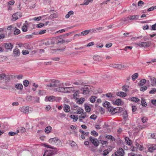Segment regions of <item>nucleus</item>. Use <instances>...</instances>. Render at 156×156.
Wrapping results in <instances>:
<instances>
[{"instance_id": "nucleus-1", "label": "nucleus", "mask_w": 156, "mask_h": 156, "mask_svg": "<svg viewBox=\"0 0 156 156\" xmlns=\"http://www.w3.org/2000/svg\"><path fill=\"white\" fill-rule=\"evenodd\" d=\"M135 46L137 45L141 48H145L150 46L151 43L150 41H147L145 42H141L140 43H135L134 44Z\"/></svg>"}, {"instance_id": "nucleus-2", "label": "nucleus", "mask_w": 156, "mask_h": 156, "mask_svg": "<svg viewBox=\"0 0 156 156\" xmlns=\"http://www.w3.org/2000/svg\"><path fill=\"white\" fill-rule=\"evenodd\" d=\"M65 35H61L55 37V39L57 40V44H63L65 43V40L63 38Z\"/></svg>"}, {"instance_id": "nucleus-3", "label": "nucleus", "mask_w": 156, "mask_h": 156, "mask_svg": "<svg viewBox=\"0 0 156 156\" xmlns=\"http://www.w3.org/2000/svg\"><path fill=\"white\" fill-rule=\"evenodd\" d=\"M46 98H48V101H59L60 100L61 98L59 97H55L53 96H50L49 97H46Z\"/></svg>"}, {"instance_id": "nucleus-4", "label": "nucleus", "mask_w": 156, "mask_h": 156, "mask_svg": "<svg viewBox=\"0 0 156 156\" xmlns=\"http://www.w3.org/2000/svg\"><path fill=\"white\" fill-rule=\"evenodd\" d=\"M57 152L56 150H49L46 151L44 154L43 156H52Z\"/></svg>"}, {"instance_id": "nucleus-5", "label": "nucleus", "mask_w": 156, "mask_h": 156, "mask_svg": "<svg viewBox=\"0 0 156 156\" xmlns=\"http://www.w3.org/2000/svg\"><path fill=\"white\" fill-rule=\"evenodd\" d=\"M125 152L123 149L120 148L118 149L117 150L115 153V156H124Z\"/></svg>"}, {"instance_id": "nucleus-6", "label": "nucleus", "mask_w": 156, "mask_h": 156, "mask_svg": "<svg viewBox=\"0 0 156 156\" xmlns=\"http://www.w3.org/2000/svg\"><path fill=\"white\" fill-rule=\"evenodd\" d=\"M89 140L94 146L96 147L98 146L99 142L96 139L90 136L89 137Z\"/></svg>"}, {"instance_id": "nucleus-7", "label": "nucleus", "mask_w": 156, "mask_h": 156, "mask_svg": "<svg viewBox=\"0 0 156 156\" xmlns=\"http://www.w3.org/2000/svg\"><path fill=\"white\" fill-rule=\"evenodd\" d=\"M22 16L21 13L20 12H17L14 14L12 15V21H15Z\"/></svg>"}, {"instance_id": "nucleus-8", "label": "nucleus", "mask_w": 156, "mask_h": 156, "mask_svg": "<svg viewBox=\"0 0 156 156\" xmlns=\"http://www.w3.org/2000/svg\"><path fill=\"white\" fill-rule=\"evenodd\" d=\"M29 107L28 106H23L20 108V111L25 114L28 113L29 112Z\"/></svg>"}, {"instance_id": "nucleus-9", "label": "nucleus", "mask_w": 156, "mask_h": 156, "mask_svg": "<svg viewBox=\"0 0 156 156\" xmlns=\"http://www.w3.org/2000/svg\"><path fill=\"white\" fill-rule=\"evenodd\" d=\"M91 89L90 86H85L83 88V94L84 95H86L89 94L90 91Z\"/></svg>"}, {"instance_id": "nucleus-10", "label": "nucleus", "mask_w": 156, "mask_h": 156, "mask_svg": "<svg viewBox=\"0 0 156 156\" xmlns=\"http://www.w3.org/2000/svg\"><path fill=\"white\" fill-rule=\"evenodd\" d=\"M111 66L118 69H121L122 68H125L126 66L121 64H112L111 65Z\"/></svg>"}, {"instance_id": "nucleus-11", "label": "nucleus", "mask_w": 156, "mask_h": 156, "mask_svg": "<svg viewBox=\"0 0 156 156\" xmlns=\"http://www.w3.org/2000/svg\"><path fill=\"white\" fill-rule=\"evenodd\" d=\"M3 46L6 49L10 50L12 49L13 46L11 43H5L3 44Z\"/></svg>"}, {"instance_id": "nucleus-12", "label": "nucleus", "mask_w": 156, "mask_h": 156, "mask_svg": "<svg viewBox=\"0 0 156 156\" xmlns=\"http://www.w3.org/2000/svg\"><path fill=\"white\" fill-rule=\"evenodd\" d=\"M20 54V51L19 49L16 47V48L13 50V54L14 57H17L19 56Z\"/></svg>"}, {"instance_id": "nucleus-13", "label": "nucleus", "mask_w": 156, "mask_h": 156, "mask_svg": "<svg viewBox=\"0 0 156 156\" xmlns=\"http://www.w3.org/2000/svg\"><path fill=\"white\" fill-rule=\"evenodd\" d=\"M64 92L70 93L73 92L74 91L73 87H64Z\"/></svg>"}, {"instance_id": "nucleus-14", "label": "nucleus", "mask_w": 156, "mask_h": 156, "mask_svg": "<svg viewBox=\"0 0 156 156\" xmlns=\"http://www.w3.org/2000/svg\"><path fill=\"white\" fill-rule=\"evenodd\" d=\"M51 82L52 83L54 87H57L60 85L59 81L58 80L53 79L51 80Z\"/></svg>"}, {"instance_id": "nucleus-15", "label": "nucleus", "mask_w": 156, "mask_h": 156, "mask_svg": "<svg viewBox=\"0 0 156 156\" xmlns=\"http://www.w3.org/2000/svg\"><path fill=\"white\" fill-rule=\"evenodd\" d=\"M15 87L18 90H22L23 88L22 84L21 83H16L15 85Z\"/></svg>"}, {"instance_id": "nucleus-16", "label": "nucleus", "mask_w": 156, "mask_h": 156, "mask_svg": "<svg viewBox=\"0 0 156 156\" xmlns=\"http://www.w3.org/2000/svg\"><path fill=\"white\" fill-rule=\"evenodd\" d=\"M93 59L96 62H100L102 60V58L100 56L98 55H95L93 56Z\"/></svg>"}, {"instance_id": "nucleus-17", "label": "nucleus", "mask_w": 156, "mask_h": 156, "mask_svg": "<svg viewBox=\"0 0 156 156\" xmlns=\"http://www.w3.org/2000/svg\"><path fill=\"white\" fill-rule=\"evenodd\" d=\"M148 77L150 78L152 85L153 86H156V78L154 77L151 78L150 76H149Z\"/></svg>"}, {"instance_id": "nucleus-18", "label": "nucleus", "mask_w": 156, "mask_h": 156, "mask_svg": "<svg viewBox=\"0 0 156 156\" xmlns=\"http://www.w3.org/2000/svg\"><path fill=\"white\" fill-rule=\"evenodd\" d=\"M139 16V15H133L129 16V18L130 20H137L138 19Z\"/></svg>"}, {"instance_id": "nucleus-19", "label": "nucleus", "mask_w": 156, "mask_h": 156, "mask_svg": "<svg viewBox=\"0 0 156 156\" xmlns=\"http://www.w3.org/2000/svg\"><path fill=\"white\" fill-rule=\"evenodd\" d=\"M63 110L66 112H69L70 111V107L69 105L65 104L63 107Z\"/></svg>"}, {"instance_id": "nucleus-20", "label": "nucleus", "mask_w": 156, "mask_h": 156, "mask_svg": "<svg viewBox=\"0 0 156 156\" xmlns=\"http://www.w3.org/2000/svg\"><path fill=\"white\" fill-rule=\"evenodd\" d=\"M58 138L57 137L51 138L49 140V143L53 144H55Z\"/></svg>"}, {"instance_id": "nucleus-21", "label": "nucleus", "mask_w": 156, "mask_h": 156, "mask_svg": "<svg viewBox=\"0 0 156 156\" xmlns=\"http://www.w3.org/2000/svg\"><path fill=\"white\" fill-rule=\"evenodd\" d=\"M117 95L120 97H124L126 96L127 94L126 93L124 92H119L117 93Z\"/></svg>"}, {"instance_id": "nucleus-22", "label": "nucleus", "mask_w": 156, "mask_h": 156, "mask_svg": "<svg viewBox=\"0 0 156 156\" xmlns=\"http://www.w3.org/2000/svg\"><path fill=\"white\" fill-rule=\"evenodd\" d=\"M10 76L8 78H9L10 76ZM5 78L6 80V79L8 78V77H6V76L5 74L2 73L1 74H0V81L2 80H4Z\"/></svg>"}, {"instance_id": "nucleus-23", "label": "nucleus", "mask_w": 156, "mask_h": 156, "mask_svg": "<svg viewBox=\"0 0 156 156\" xmlns=\"http://www.w3.org/2000/svg\"><path fill=\"white\" fill-rule=\"evenodd\" d=\"M147 82V80L143 79L140 81L138 83V85L140 86H142L144 85Z\"/></svg>"}, {"instance_id": "nucleus-24", "label": "nucleus", "mask_w": 156, "mask_h": 156, "mask_svg": "<svg viewBox=\"0 0 156 156\" xmlns=\"http://www.w3.org/2000/svg\"><path fill=\"white\" fill-rule=\"evenodd\" d=\"M87 104H85L84 106L85 107V109L87 112H90L91 110L90 107L89 106L87 105Z\"/></svg>"}, {"instance_id": "nucleus-25", "label": "nucleus", "mask_w": 156, "mask_h": 156, "mask_svg": "<svg viewBox=\"0 0 156 156\" xmlns=\"http://www.w3.org/2000/svg\"><path fill=\"white\" fill-rule=\"evenodd\" d=\"M122 101L121 99H116L114 102V104L117 105H121Z\"/></svg>"}, {"instance_id": "nucleus-26", "label": "nucleus", "mask_w": 156, "mask_h": 156, "mask_svg": "<svg viewBox=\"0 0 156 156\" xmlns=\"http://www.w3.org/2000/svg\"><path fill=\"white\" fill-rule=\"evenodd\" d=\"M23 45L25 48L28 50H31L33 48L32 47H30L29 44L27 43H25Z\"/></svg>"}, {"instance_id": "nucleus-27", "label": "nucleus", "mask_w": 156, "mask_h": 156, "mask_svg": "<svg viewBox=\"0 0 156 156\" xmlns=\"http://www.w3.org/2000/svg\"><path fill=\"white\" fill-rule=\"evenodd\" d=\"M87 117H88V116L87 115L86 113L85 112L79 116V118L83 119Z\"/></svg>"}, {"instance_id": "nucleus-28", "label": "nucleus", "mask_w": 156, "mask_h": 156, "mask_svg": "<svg viewBox=\"0 0 156 156\" xmlns=\"http://www.w3.org/2000/svg\"><path fill=\"white\" fill-rule=\"evenodd\" d=\"M138 76V74L137 73H136L132 75L131 76L132 79L133 81L135 80V79H137Z\"/></svg>"}, {"instance_id": "nucleus-29", "label": "nucleus", "mask_w": 156, "mask_h": 156, "mask_svg": "<svg viewBox=\"0 0 156 156\" xmlns=\"http://www.w3.org/2000/svg\"><path fill=\"white\" fill-rule=\"evenodd\" d=\"M14 29L15 30L14 32V35H18L20 33V30L16 27H15Z\"/></svg>"}, {"instance_id": "nucleus-30", "label": "nucleus", "mask_w": 156, "mask_h": 156, "mask_svg": "<svg viewBox=\"0 0 156 156\" xmlns=\"http://www.w3.org/2000/svg\"><path fill=\"white\" fill-rule=\"evenodd\" d=\"M51 127L50 126H48L45 129V131L46 133H48L51 132Z\"/></svg>"}, {"instance_id": "nucleus-31", "label": "nucleus", "mask_w": 156, "mask_h": 156, "mask_svg": "<svg viewBox=\"0 0 156 156\" xmlns=\"http://www.w3.org/2000/svg\"><path fill=\"white\" fill-rule=\"evenodd\" d=\"M55 144H56L58 146H61L62 145V143L61 140L58 138L57 141L55 142Z\"/></svg>"}, {"instance_id": "nucleus-32", "label": "nucleus", "mask_w": 156, "mask_h": 156, "mask_svg": "<svg viewBox=\"0 0 156 156\" xmlns=\"http://www.w3.org/2000/svg\"><path fill=\"white\" fill-rule=\"evenodd\" d=\"M106 137L108 139H109L110 140L113 141H115V138L114 137H113L111 135H107L106 136Z\"/></svg>"}, {"instance_id": "nucleus-33", "label": "nucleus", "mask_w": 156, "mask_h": 156, "mask_svg": "<svg viewBox=\"0 0 156 156\" xmlns=\"http://www.w3.org/2000/svg\"><path fill=\"white\" fill-rule=\"evenodd\" d=\"M93 0H84V3L83 4H81V5H88L89 2H92Z\"/></svg>"}, {"instance_id": "nucleus-34", "label": "nucleus", "mask_w": 156, "mask_h": 156, "mask_svg": "<svg viewBox=\"0 0 156 156\" xmlns=\"http://www.w3.org/2000/svg\"><path fill=\"white\" fill-rule=\"evenodd\" d=\"M74 13V12L72 11H69L67 14H66L65 16V17L66 18L68 19L69 18L70 16L71 15L73 14Z\"/></svg>"}, {"instance_id": "nucleus-35", "label": "nucleus", "mask_w": 156, "mask_h": 156, "mask_svg": "<svg viewBox=\"0 0 156 156\" xmlns=\"http://www.w3.org/2000/svg\"><path fill=\"white\" fill-rule=\"evenodd\" d=\"M103 106L106 108H109L110 107V103L108 101H105L103 104Z\"/></svg>"}, {"instance_id": "nucleus-36", "label": "nucleus", "mask_w": 156, "mask_h": 156, "mask_svg": "<svg viewBox=\"0 0 156 156\" xmlns=\"http://www.w3.org/2000/svg\"><path fill=\"white\" fill-rule=\"evenodd\" d=\"M55 90L56 91L64 92L63 91L64 90V87H58L56 88Z\"/></svg>"}, {"instance_id": "nucleus-37", "label": "nucleus", "mask_w": 156, "mask_h": 156, "mask_svg": "<svg viewBox=\"0 0 156 156\" xmlns=\"http://www.w3.org/2000/svg\"><path fill=\"white\" fill-rule=\"evenodd\" d=\"M83 83L80 80H79L77 81L73 82V83L76 85H82Z\"/></svg>"}, {"instance_id": "nucleus-38", "label": "nucleus", "mask_w": 156, "mask_h": 156, "mask_svg": "<svg viewBox=\"0 0 156 156\" xmlns=\"http://www.w3.org/2000/svg\"><path fill=\"white\" fill-rule=\"evenodd\" d=\"M46 16H47V15L43 16H39L37 17H34L33 19V20L34 21H38L40 20L42 17H44Z\"/></svg>"}, {"instance_id": "nucleus-39", "label": "nucleus", "mask_w": 156, "mask_h": 156, "mask_svg": "<svg viewBox=\"0 0 156 156\" xmlns=\"http://www.w3.org/2000/svg\"><path fill=\"white\" fill-rule=\"evenodd\" d=\"M125 141L128 145H130L131 143V141L129 139L128 137L125 138Z\"/></svg>"}, {"instance_id": "nucleus-40", "label": "nucleus", "mask_w": 156, "mask_h": 156, "mask_svg": "<svg viewBox=\"0 0 156 156\" xmlns=\"http://www.w3.org/2000/svg\"><path fill=\"white\" fill-rule=\"evenodd\" d=\"M23 83L25 87H27L29 84V82L27 80H25L23 81Z\"/></svg>"}, {"instance_id": "nucleus-41", "label": "nucleus", "mask_w": 156, "mask_h": 156, "mask_svg": "<svg viewBox=\"0 0 156 156\" xmlns=\"http://www.w3.org/2000/svg\"><path fill=\"white\" fill-rule=\"evenodd\" d=\"M131 101L135 102H137L140 101V100L136 97H133L131 99Z\"/></svg>"}, {"instance_id": "nucleus-42", "label": "nucleus", "mask_w": 156, "mask_h": 156, "mask_svg": "<svg viewBox=\"0 0 156 156\" xmlns=\"http://www.w3.org/2000/svg\"><path fill=\"white\" fill-rule=\"evenodd\" d=\"M89 30H85L81 32V34L82 35L84 36L89 34Z\"/></svg>"}, {"instance_id": "nucleus-43", "label": "nucleus", "mask_w": 156, "mask_h": 156, "mask_svg": "<svg viewBox=\"0 0 156 156\" xmlns=\"http://www.w3.org/2000/svg\"><path fill=\"white\" fill-rule=\"evenodd\" d=\"M57 17V16L56 14H53L50 15L48 17V19H52Z\"/></svg>"}, {"instance_id": "nucleus-44", "label": "nucleus", "mask_w": 156, "mask_h": 156, "mask_svg": "<svg viewBox=\"0 0 156 156\" xmlns=\"http://www.w3.org/2000/svg\"><path fill=\"white\" fill-rule=\"evenodd\" d=\"M97 97L95 96H92L90 99V101L92 103H94L96 101Z\"/></svg>"}, {"instance_id": "nucleus-45", "label": "nucleus", "mask_w": 156, "mask_h": 156, "mask_svg": "<svg viewBox=\"0 0 156 156\" xmlns=\"http://www.w3.org/2000/svg\"><path fill=\"white\" fill-rule=\"evenodd\" d=\"M85 99L84 98H81L79 99L77 101V102L78 103L80 104L83 103Z\"/></svg>"}, {"instance_id": "nucleus-46", "label": "nucleus", "mask_w": 156, "mask_h": 156, "mask_svg": "<svg viewBox=\"0 0 156 156\" xmlns=\"http://www.w3.org/2000/svg\"><path fill=\"white\" fill-rule=\"evenodd\" d=\"M33 101H35L37 102H39V98L37 96H33Z\"/></svg>"}, {"instance_id": "nucleus-47", "label": "nucleus", "mask_w": 156, "mask_h": 156, "mask_svg": "<svg viewBox=\"0 0 156 156\" xmlns=\"http://www.w3.org/2000/svg\"><path fill=\"white\" fill-rule=\"evenodd\" d=\"M27 26L26 25H23L22 28V30L23 32H26L27 31Z\"/></svg>"}, {"instance_id": "nucleus-48", "label": "nucleus", "mask_w": 156, "mask_h": 156, "mask_svg": "<svg viewBox=\"0 0 156 156\" xmlns=\"http://www.w3.org/2000/svg\"><path fill=\"white\" fill-rule=\"evenodd\" d=\"M83 110L82 108H80L76 112V113L78 114H80L81 113H83Z\"/></svg>"}, {"instance_id": "nucleus-49", "label": "nucleus", "mask_w": 156, "mask_h": 156, "mask_svg": "<svg viewBox=\"0 0 156 156\" xmlns=\"http://www.w3.org/2000/svg\"><path fill=\"white\" fill-rule=\"evenodd\" d=\"M123 118L124 119H126L128 117V115L126 111H124L123 112Z\"/></svg>"}, {"instance_id": "nucleus-50", "label": "nucleus", "mask_w": 156, "mask_h": 156, "mask_svg": "<svg viewBox=\"0 0 156 156\" xmlns=\"http://www.w3.org/2000/svg\"><path fill=\"white\" fill-rule=\"evenodd\" d=\"M91 134L92 135L94 136H98V133L94 130L92 131L91 132Z\"/></svg>"}, {"instance_id": "nucleus-51", "label": "nucleus", "mask_w": 156, "mask_h": 156, "mask_svg": "<svg viewBox=\"0 0 156 156\" xmlns=\"http://www.w3.org/2000/svg\"><path fill=\"white\" fill-rule=\"evenodd\" d=\"M129 86L127 85H125L122 87V90L125 92H126L128 90Z\"/></svg>"}, {"instance_id": "nucleus-52", "label": "nucleus", "mask_w": 156, "mask_h": 156, "mask_svg": "<svg viewBox=\"0 0 156 156\" xmlns=\"http://www.w3.org/2000/svg\"><path fill=\"white\" fill-rule=\"evenodd\" d=\"M147 89V86H144V87H140V91H142L143 92H144Z\"/></svg>"}, {"instance_id": "nucleus-53", "label": "nucleus", "mask_w": 156, "mask_h": 156, "mask_svg": "<svg viewBox=\"0 0 156 156\" xmlns=\"http://www.w3.org/2000/svg\"><path fill=\"white\" fill-rule=\"evenodd\" d=\"M134 145L136 146V148H141L142 147L141 145H140L138 143L136 142L134 143Z\"/></svg>"}, {"instance_id": "nucleus-54", "label": "nucleus", "mask_w": 156, "mask_h": 156, "mask_svg": "<svg viewBox=\"0 0 156 156\" xmlns=\"http://www.w3.org/2000/svg\"><path fill=\"white\" fill-rule=\"evenodd\" d=\"M9 135V136H14L17 134V133L13 132H10L8 133Z\"/></svg>"}, {"instance_id": "nucleus-55", "label": "nucleus", "mask_w": 156, "mask_h": 156, "mask_svg": "<svg viewBox=\"0 0 156 156\" xmlns=\"http://www.w3.org/2000/svg\"><path fill=\"white\" fill-rule=\"evenodd\" d=\"M143 123H145L147 120V117H143L141 119Z\"/></svg>"}, {"instance_id": "nucleus-56", "label": "nucleus", "mask_w": 156, "mask_h": 156, "mask_svg": "<svg viewBox=\"0 0 156 156\" xmlns=\"http://www.w3.org/2000/svg\"><path fill=\"white\" fill-rule=\"evenodd\" d=\"M109 151L108 149L105 150L104 151L103 155L106 156V155L108 153H109Z\"/></svg>"}, {"instance_id": "nucleus-57", "label": "nucleus", "mask_w": 156, "mask_h": 156, "mask_svg": "<svg viewBox=\"0 0 156 156\" xmlns=\"http://www.w3.org/2000/svg\"><path fill=\"white\" fill-rule=\"evenodd\" d=\"M22 53L23 55H26L29 53V51L25 50H23L22 51Z\"/></svg>"}, {"instance_id": "nucleus-58", "label": "nucleus", "mask_w": 156, "mask_h": 156, "mask_svg": "<svg viewBox=\"0 0 156 156\" xmlns=\"http://www.w3.org/2000/svg\"><path fill=\"white\" fill-rule=\"evenodd\" d=\"M20 131L21 133H23L26 132V130L24 128L21 127L20 129Z\"/></svg>"}, {"instance_id": "nucleus-59", "label": "nucleus", "mask_w": 156, "mask_h": 156, "mask_svg": "<svg viewBox=\"0 0 156 156\" xmlns=\"http://www.w3.org/2000/svg\"><path fill=\"white\" fill-rule=\"evenodd\" d=\"M156 92L155 88H154L149 92V93L150 94H153L155 93Z\"/></svg>"}, {"instance_id": "nucleus-60", "label": "nucleus", "mask_w": 156, "mask_h": 156, "mask_svg": "<svg viewBox=\"0 0 156 156\" xmlns=\"http://www.w3.org/2000/svg\"><path fill=\"white\" fill-rule=\"evenodd\" d=\"M94 45V42H91L89 43L87 45H86V47H90L91 46H92Z\"/></svg>"}, {"instance_id": "nucleus-61", "label": "nucleus", "mask_w": 156, "mask_h": 156, "mask_svg": "<svg viewBox=\"0 0 156 156\" xmlns=\"http://www.w3.org/2000/svg\"><path fill=\"white\" fill-rule=\"evenodd\" d=\"M129 16L127 18H124L122 20L124 22H126L127 23H128L129 22Z\"/></svg>"}, {"instance_id": "nucleus-62", "label": "nucleus", "mask_w": 156, "mask_h": 156, "mask_svg": "<svg viewBox=\"0 0 156 156\" xmlns=\"http://www.w3.org/2000/svg\"><path fill=\"white\" fill-rule=\"evenodd\" d=\"M141 104L142 106L145 107L147 104L144 100H142L141 101Z\"/></svg>"}, {"instance_id": "nucleus-63", "label": "nucleus", "mask_w": 156, "mask_h": 156, "mask_svg": "<svg viewBox=\"0 0 156 156\" xmlns=\"http://www.w3.org/2000/svg\"><path fill=\"white\" fill-rule=\"evenodd\" d=\"M97 117V116L95 115H92L90 117V118L91 119L95 120Z\"/></svg>"}, {"instance_id": "nucleus-64", "label": "nucleus", "mask_w": 156, "mask_h": 156, "mask_svg": "<svg viewBox=\"0 0 156 156\" xmlns=\"http://www.w3.org/2000/svg\"><path fill=\"white\" fill-rule=\"evenodd\" d=\"M151 30H156V23L152 25L151 26Z\"/></svg>"}]
</instances>
